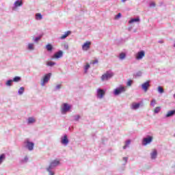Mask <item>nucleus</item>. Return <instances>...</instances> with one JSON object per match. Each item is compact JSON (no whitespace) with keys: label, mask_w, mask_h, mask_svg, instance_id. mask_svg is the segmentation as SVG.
<instances>
[{"label":"nucleus","mask_w":175,"mask_h":175,"mask_svg":"<svg viewBox=\"0 0 175 175\" xmlns=\"http://www.w3.org/2000/svg\"><path fill=\"white\" fill-rule=\"evenodd\" d=\"M70 109H72V105H69L67 103H64L61 106V113L62 114H66L68 111H70Z\"/></svg>","instance_id":"f257e3e1"},{"label":"nucleus","mask_w":175,"mask_h":175,"mask_svg":"<svg viewBox=\"0 0 175 175\" xmlns=\"http://www.w3.org/2000/svg\"><path fill=\"white\" fill-rule=\"evenodd\" d=\"M113 76H114V73H113V72L107 71L101 76V81H107L108 80H110Z\"/></svg>","instance_id":"f03ea898"},{"label":"nucleus","mask_w":175,"mask_h":175,"mask_svg":"<svg viewBox=\"0 0 175 175\" xmlns=\"http://www.w3.org/2000/svg\"><path fill=\"white\" fill-rule=\"evenodd\" d=\"M126 91V87L120 85L113 90V95L118 96Z\"/></svg>","instance_id":"7ed1b4c3"},{"label":"nucleus","mask_w":175,"mask_h":175,"mask_svg":"<svg viewBox=\"0 0 175 175\" xmlns=\"http://www.w3.org/2000/svg\"><path fill=\"white\" fill-rule=\"evenodd\" d=\"M51 78V72H49L45 75L42 79H41V85L42 87H44L49 81H50V79Z\"/></svg>","instance_id":"20e7f679"},{"label":"nucleus","mask_w":175,"mask_h":175,"mask_svg":"<svg viewBox=\"0 0 175 175\" xmlns=\"http://www.w3.org/2000/svg\"><path fill=\"white\" fill-rule=\"evenodd\" d=\"M106 94V91L103 89L98 88L96 90V98L98 99H103L105 95Z\"/></svg>","instance_id":"39448f33"},{"label":"nucleus","mask_w":175,"mask_h":175,"mask_svg":"<svg viewBox=\"0 0 175 175\" xmlns=\"http://www.w3.org/2000/svg\"><path fill=\"white\" fill-rule=\"evenodd\" d=\"M24 144L26 148H27L29 151H32V150H33V146H35V144L33 142H30L29 139H27L24 142Z\"/></svg>","instance_id":"423d86ee"},{"label":"nucleus","mask_w":175,"mask_h":175,"mask_svg":"<svg viewBox=\"0 0 175 175\" xmlns=\"http://www.w3.org/2000/svg\"><path fill=\"white\" fill-rule=\"evenodd\" d=\"M140 107H143V103H133L131 105V110H137Z\"/></svg>","instance_id":"0eeeda50"},{"label":"nucleus","mask_w":175,"mask_h":175,"mask_svg":"<svg viewBox=\"0 0 175 175\" xmlns=\"http://www.w3.org/2000/svg\"><path fill=\"white\" fill-rule=\"evenodd\" d=\"M146 57V52L144 51H139L136 55H135V59L137 61H140L142 58H144Z\"/></svg>","instance_id":"6e6552de"},{"label":"nucleus","mask_w":175,"mask_h":175,"mask_svg":"<svg viewBox=\"0 0 175 175\" xmlns=\"http://www.w3.org/2000/svg\"><path fill=\"white\" fill-rule=\"evenodd\" d=\"M23 0L15 1V2L14 3V6L12 7V10H16L17 8H20L23 6Z\"/></svg>","instance_id":"1a4fd4ad"},{"label":"nucleus","mask_w":175,"mask_h":175,"mask_svg":"<svg viewBox=\"0 0 175 175\" xmlns=\"http://www.w3.org/2000/svg\"><path fill=\"white\" fill-rule=\"evenodd\" d=\"M91 47V42L90 41H86L83 43L82 45V50L83 51H88Z\"/></svg>","instance_id":"9d476101"},{"label":"nucleus","mask_w":175,"mask_h":175,"mask_svg":"<svg viewBox=\"0 0 175 175\" xmlns=\"http://www.w3.org/2000/svg\"><path fill=\"white\" fill-rule=\"evenodd\" d=\"M59 164H60L59 160L55 159V160H53L51 162V163L49 164V167L54 169L55 167H57V166H59Z\"/></svg>","instance_id":"9b49d317"},{"label":"nucleus","mask_w":175,"mask_h":175,"mask_svg":"<svg viewBox=\"0 0 175 175\" xmlns=\"http://www.w3.org/2000/svg\"><path fill=\"white\" fill-rule=\"evenodd\" d=\"M61 143L63 146H68L69 144V139H68L67 135H64L61 137Z\"/></svg>","instance_id":"f8f14e48"},{"label":"nucleus","mask_w":175,"mask_h":175,"mask_svg":"<svg viewBox=\"0 0 175 175\" xmlns=\"http://www.w3.org/2000/svg\"><path fill=\"white\" fill-rule=\"evenodd\" d=\"M152 142V137L148 136L147 137L144 138L142 141L143 146H147V144H150Z\"/></svg>","instance_id":"ddd939ff"},{"label":"nucleus","mask_w":175,"mask_h":175,"mask_svg":"<svg viewBox=\"0 0 175 175\" xmlns=\"http://www.w3.org/2000/svg\"><path fill=\"white\" fill-rule=\"evenodd\" d=\"M62 57H64V52L62 51H59L53 55L52 58L58 59V58H62Z\"/></svg>","instance_id":"4468645a"},{"label":"nucleus","mask_w":175,"mask_h":175,"mask_svg":"<svg viewBox=\"0 0 175 175\" xmlns=\"http://www.w3.org/2000/svg\"><path fill=\"white\" fill-rule=\"evenodd\" d=\"M148 88H150L149 81L142 84V89L143 90V91H144V92H147V91H148Z\"/></svg>","instance_id":"2eb2a0df"},{"label":"nucleus","mask_w":175,"mask_h":175,"mask_svg":"<svg viewBox=\"0 0 175 175\" xmlns=\"http://www.w3.org/2000/svg\"><path fill=\"white\" fill-rule=\"evenodd\" d=\"M158 156V152L157 149H153L152 152L150 153L151 159H157V157Z\"/></svg>","instance_id":"dca6fc26"},{"label":"nucleus","mask_w":175,"mask_h":175,"mask_svg":"<svg viewBox=\"0 0 175 175\" xmlns=\"http://www.w3.org/2000/svg\"><path fill=\"white\" fill-rule=\"evenodd\" d=\"M36 122V119L33 117H30L27 119L28 125H31V124H35Z\"/></svg>","instance_id":"f3484780"},{"label":"nucleus","mask_w":175,"mask_h":175,"mask_svg":"<svg viewBox=\"0 0 175 175\" xmlns=\"http://www.w3.org/2000/svg\"><path fill=\"white\" fill-rule=\"evenodd\" d=\"M46 172H48L49 175H55V170L50 167H46Z\"/></svg>","instance_id":"a211bd4d"},{"label":"nucleus","mask_w":175,"mask_h":175,"mask_svg":"<svg viewBox=\"0 0 175 175\" xmlns=\"http://www.w3.org/2000/svg\"><path fill=\"white\" fill-rule=\"evenodd\" d=\"M27 50H29V51H33V50H35V44L29 43L27 44Z\"/></svg>","instance_id":"6ab92c4d"},{"label":"nucleus","mask_w":175,"mask_h":175,"mask_svg":"<svg viewBox=\"0 0 175 175\" xmlns=\"http://www.w3.org/2000/svg\"><path fill=\"white\" fill-rule=\"evenodd\" d=\"M175 114V109L169 111L167 114L165 115L166 118H169V117H173Z\"/></svg>","instance_id":"aec40b11"},{"label":"nucleus","mask_w":175,"mask_h":175,"mask_svg":"<svg viewBox=\"0 0 175 175\" xmlns=\"http://www.w3.org/2000/svg\"><path fill=\"white\" fill-rule=\"evenodd\" d=\"M70 33H72V32L70 31H68L64 33V34H63L61 37L60 39L64 40V39H66V38H68V36L69 35H70Z\"/></svg>","instance_id":"412c9836"},{"label":"nucleus","mask_w":175,"mask_h":175,"mask_svg":"<svg viewBox=\"0 0 175 175\" xmlns=\"http://www.w3.org/2000/svg\"><path fill=\"white\" fill-rule=\"evenodd\" d=\"M90 68H91L90 64L86 63L85 65L83 66L84 73H88V69H90Z\"/></svg>","instance_id":"4be33fe9"},{"label":"nucleus","mask_w":175,"mask_h":175,"mask_svg":"<svg viewBox=\"0 0 175 175\" xmlns=\"http://www.w3.org/2000/svg\"><path fill=\"white\" fill-rule=\"evenodd\" d=\"M139 22H140V18H132L131 20H130L129 21V24H133V23H139Z\"/></svg>","instance_id":"5701e85b"},{"label":"nucleus","mask_w":175,"mask_h":175,"mask_svg":"<svg viewBox=\"0 0 175 175\" xmlns=\"http://www.w3.org/2000/svg\"><path fill=\"white\" fill-rule=\"evenodd\" d=\"M125 58H126V54L125 53H120L119 54V59L121 61H123V59H125Z\"/></svg>","instance_id":"b1692460"},{"label":"nucleus","mask_w":175,"mask_h":175,"mask_svg":"<svg viewBox=\"0 0 175 175\" xmlns=\"http://www.w3.org/2000/svg\"><path fill=\"white\" fill-rule=\"evenodd\" d=\"M130 144H131V140L130 139L126 140L125 142L124 146H123V150H126V148L129 147Z\"/></svg>","instance_id":"393cba45"},{"label":"nucleus","mask_w":175,"mask_h":175,"mask_svg":"<svg viewBox=\"0 0 175 175\" xmlns=\"http://www.w3.org/2000/svg\"><path fill=\"white\" fill-rule=\"evenodd\" d=\"M6 159V156L5 154H2L0 155V165H2L3 163V161Z\"/></svg>","instance_id":"a878e982"},{"label":"nucleus","mask_w":175,"mask_h":175,"mask_svg":"<svg viewBox=\"0 0 175 175\" xmlns=\"http://www.w3.org/2000/svg\"><path fill=\"white\" fill-rule=\"evenodd\" d=\"M43 18V16H42V14L40 13H37L36 14V20L37 21H40Z\"/></svg>","instance_id":"bb28decb"},{"label":"nucleus","mask_w":175,"mask_h":175,"mask_svg":"<svg viewBox=\"0 0 175 175\" xmlns=\"http://www.w3.org/2000/svg\"><path fill=\"white\" fill-rule=\"evenodd\" d=\"M5 85H7V87H12L13 85V80L10 79L7 81L5 83Z\"/></svg>","instance_id":"cd10ccee"},{"label":"nucleus","mask_w":175,"mask_h":175,"mask_svg":"<svg viewBox=\"0 0 175 175\" xmlns=\"http://www.w3.org/2000/svg\"><path fill=\"white\" fill-rule=\"evenodd\" d=\"M24 91H25V88L24 87L20 88L18 91V95H23V94H24Z\"/></svg>","instance_id":"c85d7f7f"},{"label":"nucleus","mask_w":175,"mask_h":175,"mask_svg":"<svg viewBox=\"0 0 175 175\" xmlns=\"http://www.w3.org/2000/svg\"><path fill=\"white\" fill-rule=\"evenodd\" d=\"M46 49L48 51H52L53 50V45H51V44H48L46 46Z\"/></svg>","instance_id":"c756f323"},{"label":"nucleus","mask_w":175,"mask_h":175,"mask_svg":"<svg viewBox=\"0 0 175 175\" xmlns=\"http://www.w3.org/2000/svg\"><path fill=\"white\" fill-rule=\"evenodd\" d=\"M157 91L159 94H163L165 92V90H163V88L161 86H159L157 88Z\"/></svg>","instance_id":"7c9ffc66"},{"label":"nucleus","mask_w":175,"mask_h":175,"mask_svg":"<svg viewBox=\"0 0 175 175\" xmlns=\"http://www.w3.org/2000/svg\"><path fill=\"white\" fill-rule=\"evenodd\" d=\"M55 62H52V61H49L46 62V65L47 66H54V65H55Z\"/></svg>","instance_id":"2f4dec72"},{"label":"nucleus","mask_w":175,"mask_h":175,"mask_svg":"<svg viewBox=\"0 0 175 175\" xmlns=\"http://www.w3.org/2000/svg\"><path fill=\"white\" fill-rule=\"evenodd\" d=\"M21 80V77H15L12 81H14V83H18V81H20Z\"/></svg>","instance_id":"473e14b6"},{"label":"nucleus","mask_w":175,"mask_h":175,"mask_svg":"<svg viewBox=\"0 0 175 175\" xmlns=\"http://www.w3.org/2000/svg\"><path fill=\"white\" fill-rule=\"evenodd\" d=\"M157 104V100H155L154 98H153L151 102H150V106H152V107H155V105Z\"/></svg>","instance_id":"72a5a7b5"},{"label":"nucleus","mask_w":175,"mask_h":175,"mask_svg":"<svg viewBox=\"0 0 175 175\" xmlns=\"http://www.w3.org/2000/svg\"><path fill=\"white\" fill-rule=\"evenodd\" d=\"M62 87V85H61V84L57 85L55 87L53 91H58V90H61Z\"/></svg>","instance_id":"f704fd0d"},{"label":"nucleus","mask_w":175,"mask_h":175,"mask_svg":"<svg viewBox=\"0 0 175 175\" xmlns=\"http://www.w3.org/2000/svg\"><path fill=\"white\" fill-rule=\"evenodd\" d=\"M159 111H161V107H157L154 110V113H155V114H158Z\"/></svg>","instance_id":"c9c22d12"},{"label":"nucleus","mask_w":175,"mask_h":175,"mask_svg":"<svg viewBox=\"0 0 175 175\" xmlns=\"http://www.w3.org/2000/svg\"><path fill=\"white\" fill-rule=\"evenodd\" d=\"M73 118H74V121H77V122L79 121L81 118L80 115H75L73 116Z\"/></svg>","instance_id":"e433bc0d"},{"label":"nucleus","mask_w":175,"mask_h":175,"mask_svg":"<svg viewBox=\"0 0 175 175\" xmlns=\"http://www.w3.org/2000/svg\"><path fill=\"white\" fill-rule=\"evenodd\" d=\"M21 162L22 163H27V162H28V157H25V158L22 159Z\"/></svg>","instance_id":"4c0bfd02"},{"label":"nucleus","mask_w":175,"mask_h":175,"mask_svg":"<svg viewBox=\"0 0 175 175\" xmlns=\"http://www.w3.org/2000/svg\"><path fill=\"white\" fill-rule=\"evenodd\" d=\"M133 83V81L132 80H129L126 83V86L127 87H131V85H132V83Z\"/></svg>","instance_id":"58836bf2"},{"label":"nucleus","mask_w":175,"mask_h":175,"mask_svg":"<svg viewBox=\"0 0 175 175\" xmlns=\"http://www.w3.org/2000/svg\"><path fill=\"white\" fill-rule=\"evenodd\" d=\"M118 18H121V13H118V14L115 16V20H118Z\"/></svg>","instance_id":"ea45409f"},{"label":"nucleus","mask_w":175,"mask_h":175,"mask_svg":"<svg viewBox=\"0 0 175 175\" xmlns=\"http://www.w3.org/2000/svg\"><path fill=\"white\" fill-rule=\"evenodd\" d=\"M122 159L124 161V165H126L128 163V157H123Z\"/></svg>","instance_id":"a19ab883"},{"label":"nucleus","mask_w":175,"mask_h":175,"mask_svg":"<svg viewBox=\"0 0 175 175\" xmlns=\"http://www.w3.org/2000/svg\"><path fill=\"white\" fill-rule=\"evenodd\" d=\"M40 40V37H36L35 39H34V42L36 43H38V42H39V40Z\"/></svg>","instance_id":"79ce46f5"},{"label":"nucleus","mask_w":175,"mask_h":175,"mask_svg":"<svg viewBox=\"0 0 175 175\" xmlns=\"http://www.w3.org/2000/svg\"><path fill=\"white\" fill-rule=\"evenodd\" d=\"M150 8H155V3L154 2L150 3Z\"/></svg>","instance_id":"37998d69"},{"label":"nucleus","mask_w":175,"mask_h":175,"mask_svg":"<svg viewBox=\"0 0 175 175\" xmlns=\"http://www.w3.org/2000/svg\"><path fill=\"white\" fill-rule=\"evenodd\" d=\"M64 49H65L66 50H68V49H69V45L65 44H64Z\"/></svg>","instance_id":"c03bdc74"},{"label":"nucleus","mask_w":175,"mask_h":175,"mask_svg":"<svg viewBox=\"0 0 175 175\" xmlns=\"http://www.w3.org/2000/svg\"><path fill=\"white\" fill-rule=\"evenodd\" d=\"M92 64H93V65H95V64H98V60L93 61Z\"/></svg>","instance_id":"a18cd8bd"},{"label":"nucleus","mask_w":175,"mask_h":175,"mask_svg":"<svg viewBox=\"0 0 175 175\" xmlns=\"http://www.w3.org/2000/svg\"><path fill=\"white\" fill-rule=\"evenodd\" d=\"M159 43H163V41H159Z\"/></svg>","instance_id":"49530a36"}]
</instances>
